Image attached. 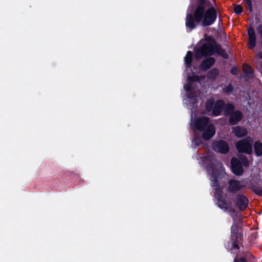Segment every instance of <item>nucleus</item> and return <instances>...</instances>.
Returning <instances> with one entry per match:
<instances>
[{
  "mask_svg": "<svg viewBox=\"0 0 262 262\" xmlns=\"http://www.w3.org/2000/svg\"><path fill=\"white\" fill-rule=\"evenodd\" d=\"M216 18V13L214 8L208 2H202L195 8L194 19L198 23H201L203 26L212 24Z\"/></svg>",
  "mask_w": 262,
  "mask_h": 262,
  "instance_id": "nucleus-1",
  "label": "nucleus"
},
{
  "mask_svg": "<svg viewBox=\"0 0 262 262\" xmlns=\"http://www.w3.org/2000/svg\"><path fill=\"white\" fill-rule=\"evenodd\" d=\"M191 125L194 129L202 132V137L205 140L211 138L215 133L214 126L209 119L204 117L200 113L196 116H191Z\"/></svg>",
  "mask_w": 262,
  "mask_h": 262,
  "instance_id": "nucleus-2",
  "label": "nucleus"
},
{
  "mask_svg": "<svg viewBox=\"0 0 262 262\" xmlns=\"http://www.w3.org/2000/svg\"><path fill=\"white\" fill-rule=\"evenodd\" d=\"M219 47L217 46L211 38H208L205 40H202L199 45V47L196 50L195 56L200 58L202 56L212 55L219 52L224 58H227L226 54H222Z\"/></svg>",
  "mask_w": 262,
  "mask_h": 262,
  "instance_id": "nucleus-3",
  "label": "nucleus"
},
{
  "mask_svg": "<svg viewBox=\"0 0 262 262\" xmlns=\"http://www.w3.org/2000/svg\"><path fill=\"white\" fill-rule=\"evenodd\" d=\"M216 173H217V172H216V171L212 172V174L211 176V181L213 182V183H212V186L213 187L214 189L215 190V197L218 200V203H217L218 206L220 208H223L224 206H222V203L221 201V198H220L221 188L217 183V181H218V179H221V177H223L224 175H225V173H224V171L222 169V168L220 171V173L219 174L217 173V176L216 175Z\"/></svg>",
  "mask_w": 262,
  "mask_h": 262,
  "instance_id": "nucleus-4",
  "label": "nucleus"
},
{
  "mask_svg": "<svg viewBox=\"0 0 262 262\" xmlns=\"http://www.w3.org/2000/svg\"><path fill=\"white\" fill-rule=\"evenodd\" d=\"M224 103L222 101H217L214 103L212 99H209L206 102V108L208 111L212 110V114L214 116H218L220 114L223 110Z\"/></svg>",
  "mask_w": 262,
  "mask_h": 262,
  "instance_id": "nucleus-5",
  "label": "nucleus"
},
{
  "mask_svg": "<svg viewBox=\"0 0 262 262\" xmlns=\"http://www.w3.org/2000/svg\"><path fill=\"white\" fill-rule=\"evenodd\" d=\"M252 140L249 137L239 141L236 144L237 150L239 152H244L248 154L251 153L252 151Z\"/></svg>",
  "mask_w": 262,
  "mask_h": 262,
  "instance_id": "nucleus-6",
  "label": "nucleus"
},
{
  "mask_svg": "<svg viewBox=\"0 0 262 262\" xmlns=\"http://www.w3.org/2000/svg\"><path fill=\"white\" fill-rule=\"evenodd\" d=\"M213 148L215 151L223 154L227 152L229 150L228 144L223 141L214 142L213 144Z\"/></svg>",
  "mask_w": 262,
  "mask_h": 262,
  "instance_id": "nucleus-7",
  "label": "nucleus"
},
{
  "mask_svg": "<svg viewBox=\"0 0 262 262\" xmlns=\"http://www.w3.org/2000/svg\"><path fill=\"white\" fill-rule=\"evenodd\" d=\"M231 166L233 172L236 175H241L243 171L241 162L236 158L231 160Z\"/></svg>",
  "mask_w": 262,
  "mask_h": 262,
  "instance_id": "nucleus-8",
  "label": "nucleus"
},
{
  "mask_svg": "<svg viewBox=\"0 0 262 262\" xmlns=\"http://www.w3.org/2000/svg\"><path fill=\"white\" fill-rule=\"evenodd\" d=\"M204 78V77L199 78L196 76L193 77L189 75L187 78L188 84L185 85L184 86L185 90L187 91H189L191 89L190 87L192 86L193 85L195 86L196 83H199L201 79H202Z\"/></svg>",
  "mask_w": 262,
  "mask_h": 262,
  "instance_id": "nucleus-9",
  "label": "nucleus"
},
{
  "mask_svg": "<svg viewBox=\"0 0 262 262\" xmlns=\"http://www.w3.org/2000/svg\"><path fill=\"white\" fill-rule=\"evenodd\" d=\"M248 34L249 36L248 47L250 49H253L256 46V36L253 28H249Z\"/></svg>",
  "mask_w": 262,
  "mask_h": 262,
  "instance_id": "nucleus-10",
  "label": "nucleus"
},
{
  "mask_svg": "<svg viewBox=\"0 0 262 262\" xmlns=\"http://www.w3.org/2000/svg\"><path fill=\"white\" fill-rule=\"evenodd\" d=\"M242 115L239 111H235L230 116L229 121L231 124H236L242 118Z\"/></svg>",
  "mask_w": 262,
  "mask_h": 262,
  "instance_id": "nucleus-11",
  "label": "nucleus"
},
{
  "mask_svg": "<svg viewBox=\"0 0 262 262\" xmlns=\"http://www.w3.org/2000/svg\"><path fill=\"white\" fill-rule=\"evenodd\" d=\"M233 132L236 136L239 138L245 136L247 134V132L245 128L239 127H235Z\"/></svg>",
  "mask_w": 262,
  "mask_h": 262,
  "instance_id": "nucleus-12",
  "label": "nucleus"
},
{
  "mask_svg": "<svg viewBox=\"0 0 262 262\" xmlns=\"http://www.w3.org/2000/svg\"><path fill=\"white\" fill-rule=\"evenodd\" d=\"M240 188L239 183L236 181L231 180L229 182V189L230 191H234Z\"/></svg>",
  "mask_w": 262,
  "mask_h": 262,
  "instance_id": "nucleus-13",
  "label": "nucleus"
},
{
  "mask_svg": "<svg viewBox=\"0 0 262 262\" xmlns=\"http://www.w3.org/2000/svg\"><path fill=\"white\" fill-rule=\"evenodd\" d=\"M238 204L240 209H245L248 204L247 199L244 196H241L239 199Z\"/></svg>",
  "mask_w": 262,
  "mask_h": 262,
  "instance_id": "nucleus-14",
  "label": "nucleus"
},
{
  "mask_svg": "<svg viewBox=\"0 0 262 262\" xmlns=\"http://www.w3.org/2000/svg\"><path fill=\"white\" fill-rule=\"evenodd\" d=\"M214 63V59L212 58L207 59L201 64V68L204 70L209 68Z\"/></svg>",
  "mask_w": 262,
  "mask_h": 262,
  "instance_id": "nucleus-15",
  "label": "nucleus"
},
{
  "mask_svg": "<svg viewBox=\"0 0 262 262\" xmlns=\"http://www.w3.org/2000/svg\"><path fill=\"white\" fill-rule=\"evenodd\" d=\"M186 25V27L189 28L190 30L193 29L195 27L192 16L190 14L187 15Z\"/></svg>",
  "mask_w": 262,
  "mask_h": 262,
  "instance_id": "nucleus-16",
  "label": "nucleus"
},
{
  "mask_svg": "<svg viewBox=\"0 0 262 262\" xmlns=\"http://www.w3.org/2000/svg\"><path fill=\"white\" fill-rule=\"evenodd\" d=\"M254 147L257 156L262 155V143L260 141H256L254 144Z\"/></svg>",
  "mask_w": 262,
  "mask_h": 262,
  "instance_id": "nucleus-17",
  "label": "nucleus"
},
{
  "mask_svg": "<svg viewBox=\"0 0 262 262\" xmlns=\"http://www.w3.org/2000/svg\"><path fill=\"white\" fill-rule=\"evenodd\" d=\"M192 59V53L190 51H188L185 57V62L186 64L189 65L191 63Z\"/></svg>",
  "mask_w": 262,
  "mask_h": 262,
  "instance_id": "nucleus-18",
  "label": "nucleus"
},
{
  "mask_svg": "<svg viewBox=\"0 0 262 262\" xmlns=\"http://www.w3.org/2000/svg\"><path fill=\"white\" fill-rule=\"evenodd\" d=\"M237 228L235 226H233L231 228V236L233 239H234V237H237V238L239 237V236H237L236 234L237 232Z\"/></svg>",
  "mask_w": 262,
  "mask_h": 262,
  "instance_id": "nucleus-19",
  "label": "nucleus"
},
{
  "mask_svg": "<svg viewBox=\"0 0 262 262\" xmlns=\"http://www.w3.org/2000/svg\"><path fill=\"white\" fill-rule=\"evenodd\" d=\"M243 70L244 72L248 75L250 76L252 74V70L250 67L248 65L243 66Z\"/></svg>",
  "mask_w": 262,
  "mask_h": 262,
  "instance_id": "nucleus-20",
  "label": "nucleus"
},
{
  "mask_svg": "<svg viewBox=\"0 0 262 262\" xmlns=\"http://www.w3.org/2000/svg\"><path fill=\"white\" fill-rule=\"evenodd\" d=\"M243 11V8L239 5H236L234 7V12L236 14H241Z\"/></svg>",
  "mask_w": 262,
  "mask_h": 262,
  "instance_id": "nucleus-21",
  "label": "nucleus"
},
{
  "mask_svg": "<svg viewBox=\"0 0 262 262\" xmlns=\"http://www.w3.org/2000/svg\"><path fill=\"white\" fill-rule=\"evenodd\" d=\"M218 74V71L216 69H213L209 72V76L214 78Z\"/></svg>",
  "mask_w": 262,
  "mask_h": 262,
  "instance_id": "nucleus-22",
  "label": "nucleus"
},
{
  "mask_svg": "<svg viewBox=\"0 0 262 262\" xmlns=\"http://www.w3.org/2000/svg\"><path fill=\"white\" fill-rule=\"evenodd\" d=\"M245 1L246 2V3L247 4V6H248V9H249V11H252V3L251 2V0H245Z\"/></svg>",
  "mask_w": 262,
  "mask_h": 262,
  "instance_id": "nucleus-23",
  "label": "nucleus"
},
{
  "mask_svg": "<svg viewBox=\"0 0 262 262\" xmlns=\"http://www.w3.org/2000/svg\"><path fill=\"white\" fill-rule=\"evenodd\" d=\"M257 31L258 34L260 35L262 39V26H260L257 28Z\"/></svg>",
  "mask_w": 262,
  "mask_h": 262,
  "instance_id": "nucleus-24",
  "label": "nucleus"
},
{
  "mask_svg": "<svg viewBox=\"0 0 262 262\" xmlns=\"http://www.w3.org/2000/svg\"><path fill=\"white\" fill-rule=\"evenodd\" d=\"M234 262H246L244 258H235Z\"/></svg>",
  "mask_w": 262,
  "mask_h": 262,
  "instance_id": "nucleus-25",
  "label": "nucleus"
},
{
  "mask_svg": "<svg viewBox=\"0 0 262 262\" xmlns=\"http://www.w3.org/2000/svg\"><path fill=\"white\" fill-rule=\"evenodd\" d=\"M226 108L229 109L230 110H232L233 108V106L232 104H228V105H227Z\"/></svg>",
  "mask_w": 262,
  "mask_h": 262,
  "instance_id": "nucleus-26",
  "label": "nucleus"
},
{
  "mask_svg": "<svg viewBox=\"0 0 262 262\" xmlns=\"http://www.w3.org/2000/svg\"><path fill=\"white\" fill-rule=\"evenodd\" d=\"M237 72V70L236 68H234L232 69L231 72L233 74H236Z\"/></svg>",
  "mask_w": 262,
  "mask_h": 262,
  "instance_id": "nucleus-27",
  "label": "nucleus"
},
{
  "mask_svg": "<svg viewBox=\"0 0 262 262\" xmlns=\"http://www.w3.org/2000/svg\"><path fill=\"white\" fill-rule=\"evenodd\" d=\"M242 164H243V165L244 166H248L247 162L245 160H242Z\"/></svg>",
  "mask_w": 262,
  "mask_h": 262,
  "instance_id": "nucleus-28",
  "label": "nucleus"
},
{
  "mask_svg": "<svg viewBox=\"0 0 262 262\" xmlns=\"http://www.w3.org/2000/svg\"><path fill=\"white\" fill-rule=\"evenodd\" d=\"M228 90H227V92H229L232 89V87L231 86L229 85L228 87Z\"/></svg>",
  "mask_w": 262,
  "mask_h": 262,
  "instance_id": "nucleus-29",
  "label": "nucleus"
},
{
  "mask_svg": "<svg viewBox=\"0 0 262 262\" xmlns=\"http://www.w3.org/2000/svg\"><path fill=\"white\" fill-rule=\"evenodd\" d=\"M233 247V248H234V249H237L238 248V246L236 244H234Z\"/></svg>",
  "mask_w": 262,
  "mask_h": 262,
  "instance_id": "nucleus-30",
  "label": "nucleus"
},
{
  "mask_svg": "<svg viewBox=\"0 0 262 262\" xmlns=\"http://www.w3.org/2000/svg\"><path fill=\"white\" fill-rule=\"evenodd\" d=\"M193 101V99H192V98H190V99L189 101Z\"/></svg>",
  "mask_w": 262,
  "mask_h": 262,
  "instance_id": "nucleus-31",
  "label": "nucleus"
}]
</instances>
